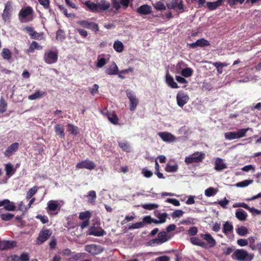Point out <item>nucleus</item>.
Returning a JSON list of instances; mask_svg holds the SVG:
<instances>
[{
	"label": "nucleus",
	"instance_id": "13",
	"mask_svg": "<svg viewBox=\"0 0 261 261\" xmlns=\"http://www.w3.org/2000/svg\"><path fill=\"white\" fill-rule=\"evenodd\" d=\"M200 237L202 239H203V240H204L206 241L207 243H206V245H207V248L208 247L213 248L216 246V242L210 233H207L205 234L201 233L200 234Z\"/></svg>",
	"mask_w": 261,
	"mask_h": 261
},
{
	"label": "nucleus",
	"instance_id": "30",
	"mask_svg": "<svg viewBox=\"0 0 261 261\" xmlns=\"http://www.w3.org/2000/svg\"><path fill=\"white\" fill-rule=\"evenodd\" d=\"M134 71V68L133 67H129L127 69L122 70L121 71H118V68L116 64H115V75L118 74V76L121 79H124L125 77L124 76H122V73H128V72H133Z\"/></svg>",
	"mask_w": 261,
	"mask_h": 261
},
{
	"label": "nucleus",
	"instance_id": "46",
	"mask_svg": "<svg viewBox=\"0 0 261 261\" xmlns=\"http://www.w3.org/2000/svg\"><path fill=\"white\" fill-rule=\"evenodd\" d=\"M68 130L74 135H76L79 133L78 127L71 124L68 125Z\"/></svg>",
	"mask_w": 261,
	"mask_h": 261
},
{
	"label": "nucleus",
	"instance_id": "60",
	"mask_svg": "<svg viewBox=\"0 0 261 261\" xmlns=\"http://www.w3.org/2000/svg\"><path fill=\"white\" fill-rule=\"evenodd\" d=\"M88 29H90L95 32H96L99 30L98 25L94 22H90Z\"/></svg>",
	"mask_w": 261,
	"mask_h": 261
},
{
	"label": "nucleus",
	"instance_id": "24",
	"mask_svg": "<svg viewBox=\"0 0 261 261\" xmlns=\"http://www.w3.org/2000/svg\"><path fill=\"white\" fill-rule=\"evenodd\" d=\"M226 168H227V166L223 163L222 159L217 158L215 161V170L220 171Z\"/></svg>",
	"mask_w": 261,
	"mask_h": 261
},
{
	"label": "nucleus",
	"instance_id": "48",
	"mask_svg": "<svg viewBox=\"0 0 261 261\" xmlns=\"http://www.w3.org/2000/svg\"><path fill=\"white\" fill-rule=\"evenodd\" d=\"M14 215L10 213L1 214L0 217L4 221H9L14 217Z\"/></svg>",
	"mask_w": 261,
	"mask_h": 261
},
{
	"label": "nucleus",
	"instance_id": "17",
	"mask_svg": "<svg viewBox=\"0 0 261 261\" xmlns=\"http://www.w3.org/2000/svg\"><path fill=\"white\" fill-rule=\"evenodd\" d=\"M19 144L14 143L9 146L4 152V155L6 157L12 155L18 149Z\"/></svg>",
	"mask_w": 261,
	"mask_h": 261
},
{
	"label": "nucleus",
	"instance_id": "8",
	"mask_svg": "<svg viewBox=\"0 0 261 261\" xmlns=\"http://www.w3.org/2000/svg\"><path fill=\"white\" fill-rule=\"evenodd\" d=\"M189 100V97L186 93L182 91H179L176 95L177 105L182 108Z\"/></svg>",
	"mask_w": 261,
	"mask_h": 261
},
{
	"label": "nucleus",
	"instance_id": "49",
	"mask_svg": "<svg viewBox=\"0 0 261 261\" xmlns=\"http://www.w3.org/2000/svg\"><path fill=\"white\" fill-rule=\"evenodd\" d=\"M158 207L159 205L158 204L154 203L144 204L142 205V207L147 210H152Z\"/></svg>",
	"mask_w": 261,
	"mask_h": 261
},
{
	"label": "nucleus",
	"instance_id": "27",
	"mask_svg": "<svg viewBox=\"0 0 261 261\" xmlns=\"http://www.w3.org/2000/svg\"><path fill=\"white\" fill-rule=\"evenodd\" d=\"M42 47L40 46L37 42L33 41L30 44L29 48L25 51L26 53H33L35 49L41 50Z\"/></svg>",
	"mask_w": 261,
	"mask_h": 261
},
{
	"label": "nucleus",
	"instance_id": "51",
	"mask_svg": "<svg viewBox=\"0 0 261 261\" xmlns=\"http://www.w3.org/2000/svg\"><path fill=\"white\" fill-rule=\"evenodd\" d=\"M168 215L166 213H158L156 215L157 218L159 219V221L160 223H163L166 222V218Z\"/></svg>",
	"mask_w": 261,
	"mask_h": 261
},
{
	"label": "nucleus",
	"instance_id": "26",
	"mask_svg": "<svg viewBox=\"0 0 261 261\" xmlns=\"http://www.w3.org/2000/svg\"><path fill=\"white\" fill-rule=\"evenodd\" d=\"M236 217L240 221L246 220L247 214L242 209H239L236 212Z\"/></svg>",
	"mask_w": 261,
	"mask_h": 261
},
{
	"label": "nucleus",
	"instance_id": "47",
	"mask_svg": "<svg viewBox=\"0 0 261 261\" xmlns=\"http://www.w3.org/2000/svg\"><path fill=\"white\" fill-rule=\"evenodd\" d=\"M38 188L36 186H34L30 189L27 193L26 198L27 199H30L33 195H34L37 191Z\"/></svg>",
	"mask_w": 261,
	"mask_h": 261
},
{
	"label": "nucleus",
	"instance_id": "58",
	"mask_svg": "<svg viewBox=\"0 0 261 261\" xmlns=\"http://www.w3.org/2000/svg\"><path fill=\"white\" fill-rule=\"evenodd\" d=\"M166 202L171 203L173 204L174 206H179L180 205V202L179 201L174 198H167L166 200Z\"/></svg>",
	"mask_w": 261,
	"mask_h": 261
},
{
	"label": "nucleus",
	"instance_id": "2",
	"mask_svg": "<svg viewBox=\"0 0 261 261\" xmlns=\"http://www.w3.org/2000/svg\"><path fill=\"white\" fill-rule=\"evenodd\" d=\"M233 259L239 261H251L254 257L252 254H249L246 251L243 249H237L232 254Z\"/></svg>",
	"mask_w": 261,
	"mask_h": 261
},
{
	"label": "nucleus",
	"instance_id": "19",
	"mask_svg": "<svg viewBox=\"0 0 261 261\" xmlns=\"http://www.w3.org/2000/svg\"><path fill=\"white\" fill-rule=\"evenodd\" d=\"M16 245L15 242L11 241H0V250H7Z\"/></svg>",
	"mask_w": 261,
	"mask_h": 261
},
{
	"label": "nucleus",
	"instance_id": "33",
	"mask_svg": "<svg viewBox=\"0 0 261 261\" xmlns=\"http://www.w3.org/2000/svg\"><path fill=\"white\" fill-rule=\"evenodd\" d=\"M233 228L232 225L228 222H226L223 225V232L225 234L227 235L229 232L233 231Z\"/></svg>",
	"mask_w": 261,
	"mask_h": 261
},
{
	"label": "nucleus",
	"instance_id": "44",
	"mask_svg": "<svg viewBox=\"0 0 261 261\" xmlns=\"http://www.w3.org/2000/svg\"><path fill=\"white\" fill-rule=\"evenodd\" d=\"M124 50L123 43L118 40L115 41V51L118 53H121Z\"/></svg>",
	"mask_w": 261,
	"mask_h": 261
},
{
	"label": "nucleus",
	"instance_id": "16",
	"mask_svg": "<svg viewBox=\"0 0 261 261\" xmlns=\"http://www.w3.org/2000/svg\"><path fill=\"white\" fill-rule=\"evenodd\" d=\"M158 135L164 142H173L176 140L175 137L168 132H160Z\"/></svg>",
	"mask_w": 261,
	"mask_h": 261
},
{
	"label": "nucleus",
	"instance_id": "61",
	"mask_svg": "<svg viewBox=\"0 0 261 261\" xmlns=\"http://www.w3.org/2000/svg\"><path fill=\"white\" fill-rule=\"evenodd\" d=\"M142 173L143 175L147 178L151 177L153 175V173L151 171L146 169H143Z\"/></svg>",
	"mask_w": 261,
	"mask_h": 261
},
{
	"label": "nucleus",
	"instance_id": "10",
	"mask_svg": "<svg viewBox=\"0 0 261 261\" xmlns=\"http://www.w3.org/2000/svg\"><path fill=\"white\" fill-rule=\"evenodd\" d=\"M64 202L62 200H49L47 202V211L49 212L60 210Z\"/></svg>",
	"mask_w": 261,
	"mask_h": 261
},
{
	"label": "nucleus",
	"instance_id": "22",
	"mask_svg": "<svg viewBox=\"0 0 261 261\" xmlns=\"http://www.w3.org/2000/svg\"><path fill=\"white\" fill-rule=\"evenodd\" d=\"M166 83L167 84L173 89L178 88V86L177 83L174 81L173 77L168 72L165 76Z\"/></svg>",
	"mask_w": 261,
	"mask_h": 261
},
{
	"label": "nucleus",
	"instance_id": "31",
	"mask_svg": "<svg viewBox=\"0 0 261 261\" xmlns=\"http://www.w3.org/2000/svg\"><path fill=\"white\" fill-rule=\"evenodd\" d=\"M107 61V59L104 58L102 55H99L97 57V61L96 64V67L98 68L102 67L106 64Z\"/></svg>",
	"mask_w": 261,
	"mask_h": 261
},
{
	"label": "nucleus",
	"instance_id": "39",
	"mask_svg": "<svg viewBox=\"0 0 261 261\" xmlns=\"http://www.w3.org/2000/svg\"><path fill=\"white\" fill-rule=\"evenodd\" d=\"M222 3L218 1L215 2H208L207 3V6L208 9L211 10L216 9L218 7L220 6Z\"/></svg>",
	"mask_w": 261,
	"mask_h": 261
},
{
	"label": "nucleus",
	"instance_id": "29",
	"mask_svg": "<svg viewBox=\"0 0 261 261\" xmlns=\"http://www.w3.org/2000/svg\"><path fill=\"white\" fill-rule=\"evenodd\" d=\"M45 94V93L40 90H38L35 92L34 94H32L29 96L28 98L31 100H34L38 98H41Z\"/></svg>",
	"mask_w": 261,
	"mask_h": 261
},
{
	"label": "nucleus",
	"instance_id": "11",
	"mask_svg": "<svg viewBox=\"0 0 261 261\" xmlns=\"http://www.w3.org/2000/svg\"><path fill=\"white\" fill-rule=\"evenodd\" d=\"M95 167V164L92 161L88 159L77 163L75 166L76 168L78 169L85 168L90 170L94 169Z\"/></svg>",
	"mask_w": 261,
	"mask_h": 261
},
{
	"label": "nucleus",
	"instance_id": "56",
	"mask_svg": "<svg viewBox=\"0 0 261 261\" xmlns=\"http://www.w3.org/2000/svg\"><path fill=\"white\" fill-rule=\"evenodd\" d=\"M65 33L62 30H59L57 32L56 39L62 41L65 39Z\"/></svg>",
	"mask_w": 261,
	"mask_h": 261
},
{
	"label": "nucleus",
	"instance_id": "54",
	"mask_svg": "<svg viewBox=\"0 0 261 261\" xmlns=\"http://www.w3.org/2000/svg\"><path fill=\"white\" fill-rule=\"evenodd\" d=\"M144 226L143 222H139L134 223L128 226L129 229H135L142 228Z\"/></svg>",
	"mask_w": 261,
	"mask_h": 261
},
{
	"label": "nucleus",
	"instance_id": "32",
	"mask_svg": "<svg viewBox=\"0 0 261 261\" xmlns=\"http://www.w3.org/2000/svg\"><path fill=\"white\" fill-rule=\"evenodd\" d=\"M55 132L57 135H59L61 138H63L65 137L64 128L60 124H57L55 126Z\"/></svg>",
	"mask_w": 261,
	"mask_h": 261
},
{
	"label": "nucleus",
	"instance_id": "21",
	"mask_svg": "<svg viewBox=\"0 0 261 261\" xmlns=\"http://www.w3.org/2000/svg\"><path fill=\"white\" fill-rule=\"evenodd\" d=\"M151 10L152 9L151 6L145 4L139 7L137 9V12L140 14L147 15L151 12Z\"/></svg>",
	"mask_w": 261,
	"mask_h": 261
},
{
	"label": "nucleus",
	"instance_id": "5",
	"mask_svg": "<svg viewBox=\"0 0 261 261\" xmlns=\"http://www.w3.org/2000/svg\"><path fill=\"white\" fill-rule=\"evenodd\" d=\"M126 94L129 100V110L131 111H134L139 104V99L137 98L135 92L132 90L127 89L126 90Z\"/></svg>",
	"mask_w": 261,
	"mask_h": 261
},
{
	"label": "nucleus",
	"instance_id": "45",
	"mask_svg": "<svg viewBox=\"0 0 261 261\" xmlns=\"http://www.w3.org/2000/svg\"><path fill=\"white\" fill-rule=\"evenodd\" d=\"M217 193V191L213 187H209L205 190V195L207 197H211L215 195Z\"/></svg>",
	"mask_w": 261,
	"mask_h": 261
},
{
	"label": "nucleus",
	"instance_id": "1",
	"mask_svg": "<svg viewBox=\"0 0 261 261\" xmlns=\"http://www.w3.org/2000/svg\"><path fill=\"white\" fill-rule=\"evenodd\" d=\"M34 10L30 6L22 8L19 12V20L22 23H25L33 20Z\"/></svg>",
	"mask_w": 261,
	"mask_h": 261
},
{
	"label": "nucleus",
	"instance_id": "55",
	"mask_svg": "<svg viewBox=\"0 0 261 261\" xmlns=\"http://www.w3.org/2000/svg\"><path fill=\"white\" fill-rule=\"evenodd\" d=\"M184 212L180 210H177L171 214V217L173 218H179L183 215Z\"/></svg>",
	"mask_w": 261,
	"mask_h": 261
},
{
	"label": "nucleus",
	"instance_id": "63",
	"mask_svg": "<svg viewBox=\"0 0 261 261\" xmlns=\"http://www.w3.org/2000/svg\"><path fill=\"white\" fill-rule=\"evenodd\" d=\"M237 244L240 246H245L248 244V241L246 239H240L237 240Z\"/></svg>",
	"mask_w": 261,
	"mask_h": 261
},
{
	"label": "nucleus",
	"instance_id": "37",
	"mask_svg": "<svg viewBox=\"0 0 261 261\" xmlns=\"http://www.w3.org/2000/svg\"><path fill=\"white\" fill-rule=\"evenodd\" d=\"M5 170L6 175L9 177L12 176L15 172V170L11 164H7L5 165Z\"/></svg>",
	"mask_w": 261,
	"mask_h": 261
},
{
	"label": "nucleus",
	"instance_id": "40",
	"mask_svg": "<svg viewBox=\"0 0 261 261\" xmlns=\"http://www.w3.org/2000/svg\"><path fill=\"white\" fill-rule=\"evenodd\" d=\"M193 73V70L189 67L183 69L181 71V74L186 77L191 76Z\"/></svg>",
	"mask_w": 261,
	"mask_h": 261
},
{
	"label": "nucleus",
	"instance_id": "28",
	"mask_svg": "<svg viewBox=\"0 0 261 261\" xmlns=\"http://www.w3.org/2000/svg\"><path fill=\"white\" fill-rule=\"evenodd\" d=\"M118 146L120 148H121L122 150L129 152L130 150V145L129 143L125 140H122L121 141H118Z\"/></svg>",
	"mask_w": 261,
	"mask_h": 261
},
{
	"label": "nucleus",
	"instance_id": "64",
	"mask_svg": "<svg viewBox=\"0 0 261 261\" xmlns=\"http://www.w3.org/2000/svg\"><path fill=\"white\" fill-rule=\"evenodd\" d=\"M19 259L20 261H28L29 260V254L25 252L22 253L19 257Z\"/></svg>",
	"mask_w": 261,
	"mask_h": 261
},
{
	"label": "nucleus",
	"instance_id": "41",
	"mask_svg": "<svg viewBox=\"0 0 261 261\" xmlns=\"http://www.w3.org/2000/svg\"><path fill=\"white\" fill-rule=\"evenodd\" d=\"M236 232L239 236H244L248 233V230L246 227L242 226L236 229Z\"/></svg>",
	"mask_w": 261,
	"mask_h": 261
},
{
	"label": "nucleus",
	"instance_id": "7",
	"mask_svg": "<svg viewBox=\"0 0 261 261\" xmlns=\"http://www.w3.org/2000/svg\"><path fill=\"white\" fill-rule=\"evenodd\" d=\"M52 232L49 229L43 228L39 233L36 243L39 245L42 244L49 238Z\"/></svg>",
	"mask_w": 261,
	"mask_h": 261
},
{
	"label": "nucleus",
	"instance_id": "50",
	"mask_svg": "<svg viewBox=\"0 0 261 261\" xmlns=\"http://www.w3.org/2000/svg\"><path fill=\"white\" fill-rule=\"evenodd\" d=\"M154 8L157 10H165L166 7L162 2H158L154 5Z\"/></svg>",
	"mask_w": 261,
	"mask_h": 261
},
{
	"label": "nucleus",
	"instance_id": "3",
	"mask_svg": "<svg viewBox=\"0 0 261 261\" xmlns=\"http://www.w3.org/2000/svg\"><path fill=\"white\" fill-rule=\"evenodd\" d=\"M58 59V51L56 49H48L45 51L43 60L47 64L56 63Z\"/></svg>",
	"mask_w": 261,
	"mask_h": 261
},
{
	"label": "nucleus",
	"instance_id": "25",
	"mask_svg": "<svg viewBox=\"0 0 261 261\" xmlns=\"http://www.w3.org/2000/svg\"><path fill=\"white\" fill-rule=\"evenodd\" d=\"M98 12L108 9L110 7L109 2L106 0H101L97 3Z\"/></svg>",
	"mask_w": 261,
	"mask_h": 261
},
{
	"label": "nucleus",
	"instance_id": "14",
	"mask_svg": "<svg viewBox=\"0 0 261 261\" xmlns=\"http://www.w3.org/2000/svg\"><path fill=\"white\" fill-rule=\"evenodd\" d=\"M1 206H4V207L0 209V212L4 209L7 211H14L15 210V206L13 203L8 199L0 201V207Z\"/></svg>",
	"mask_w": 261,
	"mask_h": 261
},
{
	"label": "nucleus",
	"instance_id": "38",
	"mask_svg": "<svg viewBox=\"0 0 261 261\" xmlns=\"http://www.w3.org/2000/svg\"><path fill=\"white\" fill-rule=\"evenodd\" d=\"M7 103L4 99L3 96H1L0 98V113H3L7 110Z\"/></svg>",
	"mask_w": 261,
	"mask_h": 261
},
{
	"label": "nucleus",
	"instance_id": "36",
	"mask_svg": "<svg viewBox=\"0 0 261 261\" xmlns=\"http://www.w3.org/2000/svg\"><path fill=\"white\" fill-rule=\"evenodd\" d=\"M1 56L4 60H9L11 58V53L9 49L4 48L2 50Z\"/></svg>",
	"mask_w": 261,
	"mask_h": 261
},
{
	"label": "nucleus",
	"instance_id": "57",
	"mask_svg": "<svg viewBox=\"0 0 261 261\" xmlns=\"http://www.w3.org/2000/svg\"><path fill=\"white\" fill-rule=\"evenodd\" d=\"M245 0H227L228 4L231 6H233L238 4H242Z\"/></svg>",
	"mask_w": 261,
	"mask_h": 261
},
{
	"label": "nucleus",
	"instance_id": "12",
	"mask_svg": "<svg viewBox=\"0 0 261 261\" xmlns=\"http://www.w3.org/2000/svg\"><path fill=\"white\" fill-rule=\"evenodd\" d=\"M25 30L30 36L31 38L33 39L36 40H44V34L42 33H37L35 32L33 28L30 27H28L25 28Z\"/></svg>",
	"mask_w": 261,
	"mask_h": 261
},
{
	"label": "nucleus",
	"instance_id": "18",
	"mask_svg": "<svg viewBox=\"0 0 261 261\" xmlns=\"http://www.w3.org/2000/svg\"><path fill=\"white\" fill-rule=\"evenodd\" d=\"M105 231L99 227L91 226L89 230V234L97 237L102 236Z\"/></svg>",
	"mask_w": 261,
	"mask_h": 261
},
{
	"label": "nucleus",
	"instance_id": "6",
	"mask_svg": "<svg viewBox=\"0 0 261 261\" xmlns=\"http://www.w3.org/2000/svg\"><path fill=\"white\" fill-rule=\"evenodd\" d=\"M249 128H243L239 129L237 132H228L225 133L224 136L226 139L231 140L239 139L245 136Z\"/></svg>",
	"mask_w": 261,
	"mask_h": 261
},
{
	"label": "nucleus",
	"instance_id": "34",
	"mask_svg": "<svg viewBox=\"0 0 261 261\" xmlns=\"http://www.w3.org/2000/svg\"><path fill=\"white\" fill-rule=\"evenodd\" d=\"M178 168V165L176 163L171 165L168 163L165 168V170L168 172H175L177 171Z\"/></svg>",
	"mask_w": 261,
	"mask_h": 261
},
{
	"label": "nucleus",
	"instance_id": "15",
	"mask_svg": "<svg viewBox=\"0 0 261 261\" xmlns=\"http://www.w3.org/2000/svg\"><path fill=\"white\" fill-rule=\"evenodd\" d=\"M188 45L192 48L197 47H204L210 45V42L204 38L198 39L195 42L188 44Z\"/></svg>",
	"mask_w": 261,
	"mask_h": 261
},
{
	"label": "nucleus",
	"instance_id": "59",
	"mask_svg": "<svg viewBox=\"0 0 261 261\" xmlns=\"http://www.w3.org/2000/svg\"><path fill=\"white\" fill-rule=\"evenodd\" d=\"M90 22L86 20H81L76 22V23L79 24L82 27L88 29L90 24Z\"/></svg>",
	"mask_w": 261,
	"mask_h": 261
},
{
	"label": "nucleus",
	"instance_id": "20",
	"mask_svg": "<svg viewBox=\"0 0 261 261\" xmlns=\"http://www.w3.org/2000/svg\"><path fill=\"white\" fill-rule=\"evenodd\" d=\"M11 9V3L10 2H8L5 5V9L4 10L2 15L3 19L5 21H6L9 18Z\"/></svg>",
	"mask_w": 261,
	"mask_h": 261
},
{
	"label": "nucleus",
	"instance_id": "4",
	"mask_svg": "<svg viewBox=\"0 0 261 261\" xmlns=\"http://www.w3.org/2000/svg\"><path fill=\"white\" fill-rule=\"evenodd\" d=\"M205 154L202 152H195L191 155L185 158V162L187 164L198 163L205 158Z\"/></svg>",
	"mask_w": 261,
	"mask_h": 261
},
{
	"label": "nucleus",
	"instance_id": "9",
	"mask_svg": "<svg viewBox=\"0 0 261 261\" xmlns=\"http://www.w3.org/2000/svg\"><path fill=\"white\" fill-rule=\"evenodd\" d=\"M85 250L88 253L93 255L99 254L103 250V248L100 246L95 244L86 245L85 246Z\"/></svg>",
	"mask_w": 261,
	"mask_h": 261
},
{
	"label": "nucleus",
	"instance_id": "52",
	"mask_svg": "<svg viewBox=\"0 0 261 261\" xmlns=\"http://www.w3.org/2000/svg\"><path fill=\"white\" fill-rule=\"evenodd\" d=\"M167 234L166 231H162L159 233L158 237L161 240V243H165L168 240L167 238Z\"/></svg>",
	"mask_w": 261,
	"mask_h": 261
},
{
	"label": "nucleus",
	"instance_id": "23",
	"mask_svg": "<svg viewBox=\"0 0 261 261\" xmlns=\"http://www.w3.org/2000/svg\"><path fill=\"white\" fill-rule=\"evenodd\" d=\"M190 241L192 244L203 248H207V245L206 243L202 241L200 238L198 237H192L190 239Z\"/></svg>",
	"mask_w": 261,
	"mask_h": 261
},
{
	"label": "nucleus",
	"instance_id": "35",
	"mask_svg": "<svg viewBox=\"0 0 261 261\" xmlns=\"http://www.w3.org/2000/svg\"><path fill=\"white\" fill-rule=\"evenodd\" d=\"M85 4L91 11L94 12H98L97 4L87 1Z\"/></svg>",
	"mask_w": 261,
	"mask_h": 261
},
{
	"label": "nucleus",
	"instance_id": "62",
	"mask_svg": "<svg viewBox=\"0 0 261 261\" xmlns=\"http://www.w3.org/2000/svg\"><path fill=\"white\" fill-rule=\"evenodd\" d=\"M198 232L197 228L195 226H193L191 227L189 230L188 232L189 234L191 236H194L197 234Z\"/></svg>",
	"mask_w": 261,
	"mask_h": 261
},
{
	"label": "nucleus",
	"instance_id": "53",
	"mask_svg": "<svg viewBox=\"0 0 261 261\" xmlns=\"http://www.w3.org/2000/svg\"><path fill=\"white\" fill-rule=\"evenodd\" d=\"M89 197V201L90 203H94L95 201L96 195V192L94 191H91L88 193V195Z\"/></svg>",
	"mask_w": 261,
	"mask_h": 261
},
{
	"label": "nucleus",
	"instance_id": "42",
	"mask_svg": "<svg viewBox=\"0 0 261 261\" xmlns=\"http://www.w3.org/2000/svg\"><path fill=\"white\" fill-rule=\"evenodd\" d=\"M252 182L253 180L252 179L245 180L237 183L236 186L237 187L243 188L248 186L249 185L252 184Z\"/></svg>",
	"mask_w": 261,
	"mask_h": 261
},
{
	"label": "nucleus",
	"instance_id": "43",
	"mask_svg": "<svg viewBox=\"0 0 261 261\" xmlns=\"http://www.w3.org/2000/svg\"><path fill=\"white\" fill-rule=\"evenodd\" d=\"M91 217V213L89 211L81 212L79 215V219L82 220H89Z\"/></svg>",
	"mask_w": 261,
	"mask_h": 261
}]
</instances>
